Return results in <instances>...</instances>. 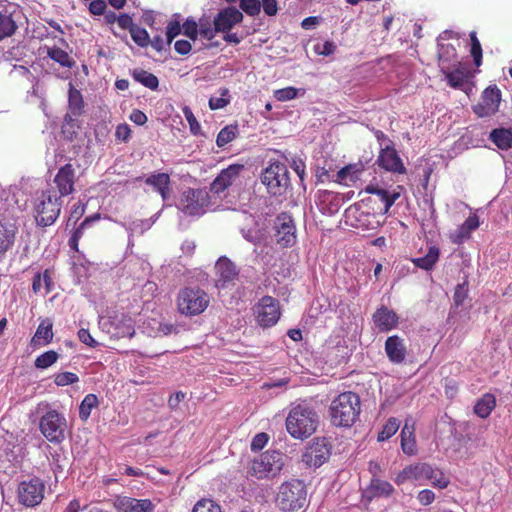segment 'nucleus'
Wrapping results in <instances>:
<instances>
[{
  "mask_svg": "<svg viewBox=\"0 0 512 512\" xmlns=\"http://www.w3.org/2000/svg\"><path fill=\"white\" fill-rule=\"evenodd\" d=\"M285 425L292 438L304 440L316 432L319 425V416L309 404L299 403L291 407Z\"/></svg>",
  "mask_w": 512,
  "mask_h": 512,
  "instance_id": "nucleus-1",
  "label": "nucleus"
},
{
  "mask_svg": "<svg viewBox=\"0 0 512 512\" xmlns=\"http://www.w3.org/2000/svg\"><path fill=\"white\" fill-rule=\"evenodd\" d=\"M329 416L336 427H351L359 418L361 401L358 394L346 391L336 396L329 405Z\"/></svg>",
  "mask_w": 512,
  "mask_h": 512,
  "instance_id": "nucleus-2",
  "label": "nucleus"
},
{
  "mask_svg": "<svg viewBox=\"0 0 512 512\" xmlns=\"http://www.w3.org/2000/svg\"><path fill=\"white\" fill-rule=\"evenodd\" d=\"M287 456L276 450H268L250 463L248 473L257 478H273L282 471Z\"/></svg>",
  "mask_w": 512,
  "mask_h": 512,
  "instance_id": "nucleus-3",
  "label": "nucleus"
},
{
  "mask_svg": "<svg viewBox=\"0 0 512 512\" xmlns=\"http://www.w3.org/2000/svg\"><path fill=\"white\" fill-rule=\"evenodd\" d=\"M63 201L51 189L42 191L35 199L34 210L35 220L38 226L47 227L58 219Z\"/></svg>",
  "mask_w": 512,
  "mask_h": 512,
  "instance_id": "nucleus-4",
  "label": "nucleus"
},
{
  "mask_svg": "<svg viewBox=\"0 0 512 512\" xmlns=\"http://www.w3.org/2000/svg\"><path fill=\"white\" fill-rule=\"evenodd\" d=\"M261 180L268 193L272 196H283L291 188L289 170L280 161L270 162L263 170Z\"/></svg>",
  "mask_w": 512,
  "mask_h": 512,
  "instance_id": "nucleus-5",
  "label": "nucleus"
},
{
  "mask_svg": "<svg viewBox=\"0 0 512 512\" xmlns=\"http://www.w3.org/2000/svg\"><path fill=\"white\" fill-rule=\"evenodd\" d=\"M307 491L301 480L293 479L280 485L276 504L283 511H296L304 507Z\"/></svg>",
  "mask_w": 512,
  "mask_h": 512,
  "instance_id": "nucleus-6",
  "label": "nucleus"
},
{
  "mask_svg": "<svg viewBox=\"0 0 512 512\" xmlns=\"http://www.w3.org/2000/svg\"><path fill=\"white\" fill-rule=\"evenodd\" d=\"M208 294L198 287H185L177 295L178 312L185 316H196L208 307Z\"/></svg>",
  "mask_w": 512,
  "mask_h": 512,
  "instance_id": "nucleus-7",
  "label": "nucleus"
},
{
  "mask_svg": "<svg viewBox=\"0 0 512 512\" xmlns=\"http://www.w3.org/2000/svg\"><path fill=\"white\" fill-rule=\"evenodd\" d=\"M210 205V195L205 189L188 188L183 191L180 209L188 216L203 215Z\"/></svg>",
  "mask_w": 512,
  "mask_h": 512,
  "instance_id": "nucleus-8",
  "label": "nucleus"
},
{
  "mask_svg": "<svg viewBox=\"0 0 512 512\" xmlns=\"http://www.w3.org/2000/svg\"><path fill=\"white\" fill-rule=\"evenodd\" d=\"M256 323L262 328L274 326L280 319L279 301L272 296H263L253 307Z\"/></svg>",
  "mask_w": 512,
  "mask_h": 512,
  "instance_id": "nucleus-9",
  "label": "nucleus"
},
{
  "mask_svg": "<svg viewBox=\"0 0 512 512\" xmlns=\"http://www.w3.org/2000/svg\"><path fill=\"white\" fill-rule=\"evenodd\" d=\"M45 483L38 477L24 480L18 485V500L26 507H35L39 505L45 493Z\"/></svg>",
  "mask_w": 512,
  "mask_h": 512,
  "instance_id": "nucleus-10",
  "label": "nucleus"
},
{
  "mask_svg": "<svg viewBox=\"0 0 512 512\" xmlns=\"http://www.w3.org/2000/svg\"><path fill=\"white\" fill-rule=\"evenodd\" d=\"M66 419L56 410H50L40 420V430L47 440L60 443L64 440Z\"/></svg>",
  "mask_w": 512,
  "mask_h": 512,
  "instance_id": "nucleus-11",
  "label": "nucleus"
},
{
  "mask_svg": "<svg viewBox=\"0 0 512 512\" xmlns=\"http://www.w3.org/2000/svg\"><path fill=\"white\" fill-rule=\"evenodd\" d=\"M77 180L75 167L71 163H66L57 170L53 178L54 190L52 192L58 193L57 197L60 199L69 196L75 192Z\"/></svg>",
  "mask_w": 512,
  "mask_h": 512,
  "instance_id": "nucleus-12",
  "label": "nucleus"
},
{
  "mask_svg": "<svg viewBox=\"0 0 512 512\" xmlns=\"http://www.w3.org/2000/svg\"><path fill=\"white\" fill-rule=\"evenodd\" d=\"M501 102V91L496 85L488 86L482 93L480 102L473 106V112L478 117H489L498 110Z\"/></svg>",
  "mask_w": 512,
  "mask_h": 512,
  "instance_id": "nucleus-13",
  "label": "nucleus"
},
{
  "mask_svg": "<svg viewBox=\"0 0 512 512\" xmlns=\"http://www.w3.org/2000/svg\"><path fill=\"white\" fill-rule=\"evenodd\" d=\"M376 163L385 171L394 174L406 173V167L404 166V163L400 158L397 150L395 149L392 141H389V145L386 147L381 148Z\"/></svg>",
  "mask_w": 512,
  "mask_h": 512,
  "instance_id": "nucleus-14",
  "label": "nucleus"
},
{
  "mask_svg": "<svg viewBox=\"0 0 512 512\" xmlns=\"http://www.w3.org/2000/svg\"><path fill=\"white\" fill-rule=\"evenodd\" d=\"M216 287L226 289L234 286L238 278L239 271L236 265L227 257H220L215 264Z\"/></svg>",
  "mask_w": 512,
  "mask_h": 512,
  "instance_id": "nucleus-15",
  "label": "nucleus"
},
{
  "mask_svg": "<svg viewBox=\"0 0 512 512\" xmlns=\"http://www.w3.org/2000/svg\"><path fill=\"white\" fill-rule=\"evenodd\" d=\"M276 240L282 247H291L296 242V228L291 216L282 213L275 220Z\"/></svg>",
  "mask_w": 512,
  "mask_h": 512,
  "instance_id": "nucleus-16",
  "label": "nucleus"
},
{
  "mask_svg": "<svg viewBox=\"0 0 512 512\" xmlns=\"http://www.w3.org/2000/svg\"><path fill=\"white\" fill-rule=\"evenodd\" d=\"M243 164H231L223 169L210 185L211 192L220 194L228 189L244 170Z\"/></svg>",
  "mask_w": 512,
  "mask_h": 512,
  "instance_id": "nucleus-17",
  "label": "nucleus"
},
{
  "mask_svg": "<svg viewBox=\"0 0 512 512\" xmlns=\"http://www.w3.org/2000/svg\"><path fill=\"white\" fill-rule=\"evenodd\" d=\"M330 457V449L324 439H317L307 447L303 454V461L310 467H320Z\"/></svg>",
  "mask_w": 512,
  "mask_h": 512,
  "instance_id": "nucleus-18",
  "label": "nucleus"
},
{
  "mask_svg": "<svg viewBox=\"0 0 512 512\" xmlns=\"http://www.w3.org/2000/svg\"><path fill=\"white\" fill-rule=\"evenodd\" d=\"M393 485L378 477H373L369 485L364 489L362 498L365 502L370 503L376 498H388L394 493Z\"/></svg>",
  "mask_w": 512,
  "mask_h": 512,
  "instance_id": "nucleus-19",
  "label": "nucleus"
},
{
  "mask_svg": "<svg viewBox=\"0 0 512 512\" xmlns=\"http://www.w3.org/2000/svg\"><path fill=\"white\" fill-rule=\"evenodd\" d=\"M243 14L235 7H228L221 10L214 18L213 24L218 32L226 33L234 25L242 22Z\"/></svg>",
  "mask_w": 512,
  "mask_h": 512,
  "instance_id": "nucleus-20",
  "label": "nucleus"
},
{
  "mask_svg": "<svg viewBox=\"0 0 512 512\" xmlns=\"http://www.w3.org/2000/svg\"><path fill=\"white\" fill-rule=\"evenodd\" d=\"M385 353L393 364H402L407 356V347L403 338L398 335L389 336L385 341Z\"/></svg>",
  "mask_w": 512,
  "mask_h": 512,
  "instance_id": "nucleus-21",
  "label": "nucleus"
},
{
  "mask_svg": "<svg viewBox=\"0 0 512 512\" xmlns=\"http://www.w3.org/2000/svg\"><path fill=\"white\" fill-rule=\"evenodd\" d=\"M117 512H153L155 505L150 499L119 497L115 502Z\"/></svg>",
  "mask_w": 512,
  "mask_h": 512,
  "instance_id": "nucleus-22",
  "label": "nucleus"
},
{
  "mask_svg": "<svg viewBox=\"0 0 512 512\" xmlns=\"http://www.w3.org/2000/svg\"><path fill=\"white\" fill-rule=\"evenodd\" d=\"M372 320L380 332H388L397 327L399 318L393 310L382 305L374 312Z\"/></svg>",
  "mask_w": 512,
  "mask_h": 512,
  "instance_id": "nucleus-23",
  "label": "nucleus"
},
{
  "mask_svg": "<svg viewBox=\"0 0 512 512\" xmlns=\"http://www.w3.org/2000/svg\"><path fill=\"white\" fill-rule=\"evenodd\" d=\"M145 184L153 187V189L160 194L163 201L169 198L171 179L168 173H153L145 179Z\"/></svg>",
  "mask_w": 512,
  "mask_h": 512,
  "instance_id": "nucleus-24",
  "label": "nucleus"
},
{
  "mask_svg": "<svg viewBox=\"0 0 512 512\" xmlns=\"http://www.w3.org/2000/svg\"><path fill=\"white\" fill-rule=\"evenodd\" d=\"M438 61L441 71L451 69L456 63H458L459 66L461 65L457 60V50L454 45L450 43L438 45Z\"/></svg>",
  "mask_w": 512,
  "mask_h": 512,
  "instance_id": "nucleus-25",
  "label": "nucleus"
},
{
  "mask_svg": "<svg viewBox=\"0 0 512 512\" xmlns=\"http://www.w3.org/2000/svg\"><path fill=\"white\" fill-rule=\"evenodd\" d=\"M53 337V323L46 318L39 323L31 343L37 346H46L53 341Z\"/></svg>",
  "mask_w": 512,
  "mask_h": 512,
  "instance_id": "nucleus-26",
  "label": "nucleus"
},
{
  "mask_svg": "<svg viewBox=\"0 0 512 512\" xmlns=\"http://www.w3.org/2000/svg\"><path fill=\"white\" fill-rule=\"evenodd\" d=\"M365 191L369 194L376 195L384 205V213H387L392 205L399 199L400 192L394 190L392 192H389L386 189L380 188L377 185H368L365 188Z\"/></svg>",
  "mask_w": 512,
  "mask_h": 512,
  "instance_id": "nucleus-27",
  "label": "nucleus"
},
{
  "mask_svg": "<svg viewBox=\"0 0 512 512\" xmlns=\"http://www.w3.org/2000/svg\"><path fill=\"white\" fill-rule=\"evenodd\" d=\"M426 463H416L406 466L395 478L398 485L407 481H418L424 478Z\"/></svg>",
  "mask_w": 512,
  "mask_h": 512,
  "instance_id": "nucleus-28",
  "label": "nucleus"
},
{
  "mask_svg": "<svg viewBox=\"0 0 512 512\" xmlns=\"http://www.w3.org/2000/svg\"><path fill=\"white\" fill-rule=\"evenodd\" d=\"M440 258V249L436 245L428 247L427 253L423 257L412 258V263L425 271H431Z\"/></svg>",
  "mask_w": 512,
  "mask_h": 512,
  "instance_id": "nucleus-29",
  "label": "nucleus"
},
{
  "mask_svg": "<svg viewBox=\"0 0 512 512\" xmlns=\"http://www.w3.org/2000/svg\"><path fill=\"white\" fill-rule=\"evenodd\" d=\"M414 432V424H409L408 421H406L401 431V448L402 451L409 456L415 455L417 453V445Z\"/></svg>",
  "mask_w": 512,
  "mask_h": 512,
  "instance_id": "nucleus-30",
  "label": "nucleus"
},
{
  "mask_svg": "<svg viewBox=\"0 0 512 512\" xmlns=\"http://www.w3.org/2000/svg\"><path fill=\"white\" fill-rule=\"evenodd\" d=\"M441 72L445 75L448 85L455 89H462L470 77V72L466 68L445 69Z\"/></svg>",
  "mask_w": 512,
  "mask_h": 512,
  "instance_id": "nucleus-31",
  "label": "nucleus"
},
{
  "mask_svg": "<svg viewBox=\"0 0 512 512\" xmlns=\"http://www.w3.org/2000/svg\"><path fill=\"white\" fill-rule=\"evenodd\" d=\"M489 139L501 150H508L512 147V130L507 128H496L490 132Z\"/></svg>",
  "mask_w": 512,
  "mask_h": 512,
  "instance_id": "nucleus-32",
  "label": "nucleus"
},
{
  "mask_svg": "<svg viewBox=\"0 0 512 512\" xmlns=\"http://www.w3.org/2000/svg\"><path fill=\"white\" fill-rule=\"evenodd\" d=\"M496 407V398L491 393L484 394L474 406V413L480 418H487Z\"/></svg>",
  "mask_w": 512,
  "mask_h": 512,
  "instance_id": "nucleus-33",
  "label": "nucleus"
},
{
  "mask_svg": "<svg viewBox=\"0 0 512 512\" xmlns=\"http://www.w3.org/2000/svg\"><path fill=\"white\" fill-rule=\"evenodd\" d=\"M68 107L73 116H80L84 109V100L81 92L69 83L68 90Z\"/></svg>",
  "mask_w": 512,
  "mask_h": 512,
  "instance_id": "nucleus-34",
  "label": "nucleus"
},
{
  "mask_svg": "<svg viewBox=\"0 0 512 512\" xmlns=\"http://www.w3.org/2000/svg\"><path fill=\"white\" fill-rule=\"evenodd\" d=\"M423 479L429 480L434 487L439 489L447 488L450 483V480L444 475L443 471L433 468L428 463H426Z\"/></svg>",
  "mask_w": 512,
  "mask_h": 512,
  "instance_id": "nucleus-35",
  "label": "nucleus"
},
{
  "mask_svg": "<svg viewBox=\"0 0 512 512\" xmlns=\"http://www.w3.org/2000/svg\"><path fill=\"white\" fill-rule=\"evenodd\" d=\"M132 78L151 90H157L159 86L158 78L151 72L141 68H136L131 71Z\"/></svg>",
  "mask_w": 512,
  "mask_h": 512,
  "instance_id": "nucleus-36",
  "label": "nucleus"
},
{
  "mask_svg": "<svg viewBox=\"0 0 512 512\" xmlns=\"http://www.w3.org/2000/svg\"><path fill=\"white\" fill-rule=\"evenodd\" d=\"M364 169L365 166L362 162L348 164L337 172V180L338 182H342L350 178V180L355 181L359 178Z\"/></svg>",
  "mask_w": 512,
  "mask_h": 512,
  "instance_id": "nucleus-37",
  "label": "nucleus"
},
{
  "mask_svg": "<svg viewBox=\"0 0 512 512\" xmlns=\"http://www.w3.org/2000/svg\"><path fill=\"white\" fill-rule=\"evenodd\" d=\"M18 26L11 15L3 14L0 11V41L15 34Z\"/></svg>",
  "mask_w": 512,
  "mask_h": 512,
  "instance_id": "nucleus-38",
  "label": "nucleus"
},
{
  "mask_svg": "<svg viewBox=\"0 0 512 512\" xmlns=\"http://www.w3.org/2000/svg\"><path fill=\"white\" fill-rule=\"evenodd\" d=\"M99 404L98 397L95 394H87L79 406V418L82 421H87L91 412Z\"/></svg>",
  "mask_w": 512,
  "mask_h": 512,
  "instance_id": "nucleus-39",
  "label": "nucleus"
},
{
  "mask_svg": "<svg viewBox=\"0 0 512 512\" xmlns=\"http://www.w3.org/2000/svg\"><path fill=\"white\" fill-rule=\"evenodd\" d=\"M15 240V231L12 227L0 223V254L8 251Z\"/></svg>",
  "mask_w": 512,
  "mask_h": 512,
  "instance_id": "nucleus-40",
  "label": "nucleus"
},
{
  "mask_svg": "<svg viewBox=\"0 0 512 512\" xmlns=\"http://www.w3.org/2000/svg\"><path fill=\"white\" fill-rule=\"evenodd\" d=\"M47 55L63 67L71 68L75 63L69 54L59 47L49 48Z\"/></svg>",
  "mask_w": 512,
  "mask_h": 512,
  "instance_id": "nucleus-41",
  "label": "nucleus"
},
{
  "mask_svg": "<svg viewBox=\"0 0 512 512\" xmlns=\"http://www.w3.org/2000/svg\"><path fill=\"white\" fill-rule=\"evenodd\" d=\"M58 359H59V354L54 350H49V351H46V352L42 353L41 355H39L35 359L34 365L36 368L46 369V368L52 366L54 363H56Z\"/></svg>",
  "mask_w": 512,
  "mask_h": 512,
  "instance_id": "nucleus-42",
  "label": "nucleus"
},
{
  "mask_svg": "<svg viewBox=\"0 0 512 512\" xmlns=\"http://www.w3.org/2000/svg\"><path fill=\"white\" fill-rule=\"evenodd\" d=\"M237 126L228 125L220 130L217 135L216 144L218 147H224L236 138Z\"/></svg>",
  "mask_w": 512,
  "mask_h": 512,
  "instance_id": "nucleus-43",
  "label": "nucleus"
},
{
  "mask_svg": "<svg viewBox=\"0 0 512 512\" xmlns=\"http://www.w3.org/2000/svg\"><path fill=\"white\" fill-rule=\"evenodd\" d=\"M216 27L208 18H200L198 23V35L207 40H212L216 33Z\"/></svg>",
  "mask_w": 512,
  "mask_h": 512,
  "instance_id": "nucleus-44",
  "label": "nucleus"
},
{
  "mask_svg": "<svg viewBox=\"0 0 512 512\" xmlns=\"http://www.w3.org/2000/svg\"><path fill=\"white\" fill-rule=\"evenodd\" d=\"M399 429V422L396 418H389L382 430L378 433L377 440L383 442L391 438Z\"/></svg>",
  "mask_w": 512,
  "mask_h": 512,
  "instance_id": "nucleus-45",
  "label": "nucleus"
},
{
  "mask_svg": "<svg viewBox=\"0 0 512 512\" xmlns=\"http://www.w3.org/2000/svg\"><path fill=\"white\" fill-rule=\"evenodd\" d=\"M471 41L470 53L473 58L474 64L479 67L482 64V47L475 31L469 34Z\"/></svg>",
  "mask_w": 512,
  "mask_h": 512,
  "instance_id": "nucleus-46",
  "label": "nucleus"
},
{
  "mask_svg": "<svg viewBox=\"0 0 512 512\" xmlns=\"http://www.w3.org/2000/svg\"><path fill=\"white\" fill-rule=\"evenodd\" d=\"M130 35L133 41L140 47H147L150 43V37L146 29L137 25L131 27Z\"/></svg>",
  "mask_w": 512,
  "mask_h": 512,
  "instance_id": "nucleus-47",
  "label": "nucleus"
},
{
  "mask_svg": "<svg viewBox=\"0 0 512 512\" xmlns=\"http://www.w3.org/2000/svg\"><path fill=\"white\" fill-rule=\"evenodd\" d=\"M302 91V94L305 93L304 89H297L295 87L289 86L282 89L275 90L274 97L281 102L289 101L295 99L298 96V92Z\"/></svg>",
  "mask_w": 512,
  "mask_h": 512,
  "instance_id": "nucleus-48",
  "label": "nucleus"
},
{
  "mask_svg": "<svg viewBox=\"0 0 512 512\" xmlns=\"http://www.w3.org/2000/svg\"><path fill=\"white\" fill-rule=\"evenodd\" d=\"M479 227V218L477 215H470L459 228L460 237H468L470 233Z\"/></svg>",
  "mask_w": 512,
  "mask_h": 512,
  "instance_id": "nucleus-49",
  "label": "nucleus"
},
{
  "mask_svg": "<svg viewBox=\"0 0 512 512\" xmlns=\"http://www.w3.org/2000/svg\"><path fill=\"white\" fill-rule=\"evenodd\" d=\"M192 512H222L221 507L210 499H202L198 501Z\"/></svg>",
  "mask_w": 512,
  "mask_h": 512,
  "instance_id": "nucleus-50",
  "label": "nucleus"
},
{
  "mask_svg": "<svg viewBox=\"0 0 512 512\" xmlns=\"http://www.w3.org/2000/svg\"><path fill=\"white\" fill-rule=\"evenodd\" d=\"M79 381L77 374L73 372H61L55 375L54 383L57 386H67Z\"/></svg>",
  "mask_w": 512,
  "mask_h": 512,
  "instance_id": "nucleus-51",
  "label": "nucleus"
},
{
  "mask_svg": "<svg viewBox=\"0 0 512 512\" xmlns=\"http://www.w3.org/2000/svg\"><path fill=\"white\" fill-rule=\"evenodd\" d=\"M182 112L185 116V119L187 120V122L189 124L190 132L193 135L200 134L201 126H200L198 120L196 119L195 115L193 114L192 110L188 106H185V107H183Z\"/></svg>",
  "mask_w": 512,
  "mask_h": 512,
  "instance_id": "nucleus-52",
  "label": "nucleus"
},
{
  "mask_svg": "<svg viewBox=\"0 0 512 512\" xmlns=\"http://www.w3.org/2000/svg\"><path fill=\"white\" fill-rule=\"evenodd\" d=\"M183 34L195 41L198 37V23L193 18H187L182 24Z\"/></svg>",
  "mask_w": 512,
  "mask_h": 512,
  "instance_id": "nucleus-53",
  "label": "nucleus"
},
{
  "mask_svg": "<svg viewBox=\"0 0 512 512\" xmlns=\"http://www.w3.org/2000/svg\"><path fill=\"white\" fill-rule=\"evenodd\" d=\"M240 8L249 16H256L261 11V2L259 0H241Z\"/></svg>",
  "mask_w": 512,
  "mask_h": 512,
  "instance_id": "nucleus-54",
  "label": "nucleus"
},
{
  "mask_svg": "<svg viewBox=\"0 0 512 512\" xmlns=\"http://www.w3.org/2000/svg\"><path fill=\"white\" fill-rule=\"evenodd\" d=\"M182 32V24L175 18L166 27L167 44H170Z\"/></svg>",
  "mask_w": 512,
  "mask_h": 512,
  "instance_id": "nucleus-55",
  "label": "nucleus"
},
{
  "mask_svg": "<svg viewBox=\"0 0 512 512\" xmlns=\"http://www.w3.org/2000/svg\"><path fill=\"white\" fill-rule=\"evenodd\" d=\"M468 284L467 281L463 282L462 284H458L455 288L453 300L456 306H460L463 304L464 300L467 298L468 295Z\"/></svg>",
  "mask_w": 512,
  "mask_h": 512,
  "instance_id": "nucleus-56",
  "label": "nucleus"
},
{
  "mask_svg": "<svg viewBox=\"0 0 512 512\" xmlns=\"http://www.w3.org/2000/svg\"><path fill=\"white\" fill-rule=\"evenodd\" d=\"M99 218H100L99 214H95L93 216L86 217L84 219V221L74 230V232L72 233L71 237H73L76 240L80 241V239L83 236L85 227L87 225H89L90 223H92L93 221L98 220Z\"/></svg>",
  "mask_w": 512,
  "mask_h": 512,
  "instance_id": "nucleus-57",
  "label": "nucleus"
},
{
  "mask_svg": "<svg viewBox=\"0 0 512 512\" xmlns=\"http://www.w3.org/2000/svg\"><path fill=\"white\" fill-rule=\"evenodd\" d=\"M268 440H269V437L266 433L262 432V433L256 434L251 441V450L252 451L262 450L265 447V445L267 444Z\"/></svg>",
  "mask_w": 512,
  "mask_h": 512,
  "instance_id": "nucleus-58",
  "label": "nucleus"
},
{
  "mask_svg": "<svg viewBox=\"0 0 512 512\" xmlns=\"http://www.w3.org/2000/svg\"><path fill=\"white\" fill-rule=\"evenodd\" d=\"M435 498V493L430 489L421 490L417 495L419 503L423 506L430 505L434 502Z\"/></svg>",
  "mask_w": 512,
  "mask_h": 512,
  "instance_id": "nucleus-59",
  "label": "nucleus"
},
{
  "mask_svg": "<svg viewBox=\"0 0 512 512\" xmlns=\"http://www.w3.org/2000/svg\"><path fill=\"white\" fill-rule=\"evenodd\" d=\"M115 137L117 140L127 142L131 137V129L127 123L119 124L116 127Z\"/></svg>",
  "mask_w": 512,
  "mask_h": 512,
  "instance_id": "nucleus-60",
  "label": "nucleus"
},
{
  "mask_svg": "<svg viewBox=\"0 0 512 512\" xmlns=\"http://www.w3.org/2000/svg\"><path fill=\"white\" fill-rule=\"evenodd\" d=\"M78 338L89 347L95 348L98 346V342L92 337L88 329L81 328L78 331Z\"/></svg>",
  "mask_w": 512,
  "mask_h": 512,
  "instance_id": "nucleus-61",
  "label": "nucleus"
},
{
  "mask_svg": "<svg viewBox=\"0 0 512 512\" xmlns=\"http://www.w3.org/2000/svg\"><path fill=\"white\" fill-rule=\"evenodd\" d=\"M106 7L104 0H92L89 4V11L93 15H102Z\"/></svg>",
  "mask_w": 512,
  "mask_h": 512,
  "instance_id": "nucleus-62",
  "label": "nucleus"
},
{
  "mask_svg": "<svg viewBox=\"0 0 512 512\" xmlns=\"http://www.w3.org/2000/svg\"><path fill=\"white\" fill-rule=\"evenodd\" d=\"M315 50L319 55L329 56L335 52L336 45L332 41H325L321 48L318 45Z\"/></svg>",
  "mask_w": 512,
  "mask_h": 512,
  "instance_id": "nucleus-63",
  "label": "nucleus"
},
{
  "mask_svg": "<svg viewBox=\"0 0 512 512\" xmlns=\"http://www.w3.org/2000/svg\"><path fill=\"white\" fill-rule=\"evenodd\" d=\"M129 119L136 125H144L147 122V116L144 112L134 109L129 116Z\"/></svg>",
  "mask_w": 512,
  "mask_h": 512,
  "instance_id": "nucleus-64",
  "label": "nucleus"
}]
</instances>
